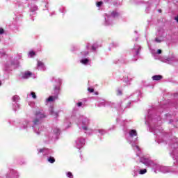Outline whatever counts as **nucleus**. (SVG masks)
Instances as JSON below:
<instances>
[{
	"instance_id": "1a4fd4ad",
	"label": "nucleus",
	"mask_w": 178,
	"mask_h": 178,
	"mask_svg": "<svg viewBox=\"0 0 178 178\" xmlns=\"http://www.w3.org/2000/svg\"><path fill=\"white\" fill-rule=\"evenodd\" d=\"M111 16L112 17H116L119 16V13H118L117 12L113 11L111 14Z\"/></svg>"
},
{
	"instance_id": "0eeeda50",
	"label": "nucleus",
	"mask_w": 178,
	"mask_h": 178,
	"mask_svg": "<svg viewBox=\"0 0 178 178\" xmlns=\"http://www.w3.org/2000/svg\"><path fill=\"white\" fill-rule=\"evenodd\" d=\"M48 162H49V163H55V158L52 157V156H49L47 159Z\"/></svg>"
},
{
	"instance_id": "2eb2a0df",
	"label": "nucleus",
	"mask_w": 178,
	"mask_h": 178,
	"mask_svg": "<svg viewBox=\"0 0 178 178\" xmlns=\"http://www.w3.org/2000/svg\"><path fill=\"white\" fill-rule=\"evenodd\" d=\"M29 55L31 56V58H33V56H34V55H35V53L33 51L29 52Z\"/></svg>"
},
{
	"instance_id": "9d476101",
	"label": "nucleus",
	"mask_w": 178,
	"mask_h": 178,
	"mask_svg": "<svg viewBox=\"0 0 178 178\" xmlns=\"http://www.w3.org/2000/svg\"><path fill=\"white\" fill-rule=\"evenodd\" d=\"M147 173V169H142L139 170V175H145Z\"/></svg>"
},
{
	"instance_id": "dca6fc26",
	"label": "nucleus",
	"mask_w": 178,
	"mask_h": 178,
	"mask_svg": "<svg viewBox=\"0 0 178 178\" xmlns=\"http://www.w3.org/2000/svg\"><path fill=\"white\" fill-rule=\"evenodd\" d=\"M38 122H40V120H38V118H36L33 120L34 124H38Z\"/></svg>"
},
{
	"instance_id": "cd10ccee",
	"label": "nucleus",
	"mask_w": 178,
	"mask_h": 178,
	"mask_svg": "<svg viewBox=\"0 0 178 178\" xmlns=\"http://www.w3.org/2000/svg\"><path fill=\"white\" fill-rule=\"evenodd\" d=\"M136 148H137L138 151H140V147L136 146Z\"/></svg>"
},
{
	"instance_id": "423d86ee",
	"label": "nucleus",
	"mask_w": 178,
	"mask_h": 178,
	"mask_svg": "<svg viewBox=\"0 0 178 178\" xmlns=\"http://www.w3.org/2000/svg\"><path fill=\"white\" fill-rule=\"evenodd\" d=\"M129 135L131 137H134V136H137V131L131 129L129 132Z\"/></svg>"
},
{
	"instance_id": "a878e982",
	"label": "nucleus",
	"mask_w": 178,
	"mask_h": 178,
	"mask_svg": "<svg viewBox=\"0 0 178 178\" xmlns=\"http://www.w3.org/2000/svg\"><path fill=\"white\" fill-rule=\"evenodd\" d=\"M44 152V149H40V152Z\"/></svg>"
},
{
	"instance_id": "5701e85b",
	"label": "nucleus",
	"mask_w": 178,
	"mask_h": 178,
	"mask_svg": "<svg viewBox=\"0 0 178 178\" xmlns=\"http://www.w3.org/2000/svg\"><path fill=\"white\" fill-rule=\"evenodd\" d=\"M92 51H96L97 48H95V46H92Z\"/></svg>"
},
{
	"instance_id": "20e7f679",
	"label": "nucleus",
	"mask_w": 178,
	"mask_h": 178,
	"mask_svg": "<svg viewBox=\"0 0 178 178\" xmlns=\"http://www.w3.org/2000/svg\"><path fill=\"white\" fill-rule=\"evenodd\" d=\"M143 163L146 166H149L151 165L152 161L150 160H148L147 159H145L143 161Z\"/></svg>"
},
{
	"instance_id": "c85d7f7f",
	"label": "nucleus",
	"mask_w": 178,
	"mask_h": 178,
	"mask_svg": "<svg viewBox=\"0 0 178 178\" xmlns=\"http://www.w3.org/2000/svg\"><path fill=\"white\" fill-rule=\"evenodd\" d=\"M95 95H98L99 93H98V92H95Z\"/></svg>"
},
{
	"instance_id": "9b49d317",
	"label": "nucleus",
	"mask_w": 178,
	"mask_h": 178,
	"mask_svg": "<svg viewBox=\"0 0 178 178\" xmlns=\"http://www.w3.org/2000/svg\"><path fill=\"white\" fill-rule=\"evenodd\" d=\"M38 67H44V63L42 61H38Z\"/></svg>"
},
{
	"instance_id": "393cba45",
	"label": "nucleus",
	"mask_w": 178,
	"mask_h": 178,
	"mask_svg": "<svg viewBox=\"0 0 178 178\" xmlns=\"http://www.w3.org/2000/svg\"><path fill=\"white\" fill-rule=\"evenodd\" d=\"M157 53L159 54H162V50L159 49V50L157 51Z\"/></svg>"
},
{
	"instance_id": "ddd939ff",
	"label": "nucleus",
	"mask_w": 178,
	"mask_h": 178,
	"mask_svg": "<svg viewBox=\"0 0 178 178\" xmlns=\"http://www.w3.org/2000/svg\"><path fill=\"white\" fill-rule=\"evenodd\" d=\"M67 177L69 178H73V174L72 173V172H67Z\"/></svg>"
},
{
	"instance_id": "a211bd4d",
	"label": "nucleus",
	"mask_w": 178,
	"mask_h": 178,
	"mask_svg": "<svg viewBox=\"0 0 178 178\" xmlns=\"http://www.w3.org/2000/svg\"><path fill=\"white\" fill-rule=\"evenodd\" d=\"M3 33H5V29H3V28H0V35L3 34Z\"/></svg>"
},
{
	"instance_id": "bb28decb",
	"label": "nucleus",
	"mask_w": 178,
	"mask_h": 178,
	"mask_svg": "<svg viewBox=\"0 0 178 178\" xmlns=\"http://www.w3.org/2000/svg\"><path fill=\"white\" fill-rule=\"evenodd\" d=\"M175 20L177 22V23H178V15H177V17H175Z\"/></svg>"
},
{
	"instance_id": "39448f33",
	"label": "nucleus",
	"mask_w": 178,
	"mask_h": 178,
	"mask_svg": "<svg viewBox=\"0 0 178 178\" xmlns=\"http://www.w3.org/2000/svg\"><path fill=\"white\" fill-rule=\"evenodd\" d=\"M55 99H58V96H49L47 101L48 102H52V101H55Z\"/></svg>"
},
{
	"instance_id": "aec40b11",
	"label": "nucleus",
	"mask_w": 178,
	"mask_h": 178,
	"mask_svg": "<svg viewBox=\"0 0 178 178\" xmlns=\"http://www.w3.org/2000/svg\"><path fill=\"white\" fill-rule=\"evenodd\" d=\"M117 95H122V90H117Z\"/></svg>"
},
{
	"instance_id": "4468645a",
	"label": "nucleus",
	"mask_w": 178,
	"mask_h": 178,
	"mask_svg": "<svg viewBox=\"0 0 178 178\" xmlns=\"http://www.w3.org/2000/svg\"><path fill=\"white\" fill-rule=\"evenodd\" d=\"M51 115L52 116H54V118H57L58 116H59V114L58 113L51 111Z\"/></svg>"
},
{
	"instance_id": "6e6552de",
	"label": "nucleus",
	"mask_w": 178,
	"mask_h": 178,
	"mask_svg": "<svg viewBox=\"0 0 178 178\" xmlns=\"http://www.w3.org/2000/svg\"><path fill=\"white\" fill-rule=\"evenodd\" d=\"M88 58L82 59L81 60V63H83V65H87L88 63Z\"/></svg>"
},
{
	"instance_id": "7c9ffc66",
	"label": "nucleus",
	"mask_w": 178,
	"mask_h": 178,
	"mask_svg": "<svg viewBox=\"0 0 178 178\" xmlns=\"http://www.w3.org/2000/svg\"><path fill=\"white\" fill-rule=\"evenodd\" d=\"M2 84V83H1V81H0V86Z\"/></svg>"
},
{
	"instance_id": "c756f323",
	"label": "nucleus",
	"mask_w": 178,
	"mask_h": 178,
	"mask_svg": "<svg viewBox=\"0 0 178 178\" xmlns=\"http://www.w3.org/2000/svg\"><path fill=\"white\" fill-rule=\"evenodd\" d=\"M159 12H160V13H162V10H159Z\"/></svg>"
},
{
	"instance_id": "b1692460",
	"label": "nucleus",
	"mask_w": 178,
	"mask_h": 178,
	"mask_svg": "<svg viewBox=\"0 0 178 178\" xmlns=\"http://www.w3.org/2000/svg\"><path fill=\"white\" fill-rule=\"evenodd\" d=\"M78 106H81V105H83L82 102H79L77 103Z\"/></svg>"
},
{
	"instance_id": "f3484780",
	"label": "nucleus",
	"mask_w": 178,
	"mask_h": 178,
	"mask_svg": "<svg viewBox=\"0 0 178 178\" xmlns=\"http://www.w3.org/2000/svg\"><path fill=\"white\" fill-rule=\"evenodd\" d=\"M102 3H103L102 1H98V2L97 3V6L98 8H99V7H101V6L102 5Z\"/></svg>"
},
{
	"instance_id": "f03ea898",
	"label": "nucleus",
	"mask_w": 178,
	"mask_h": 178,
	"mask_svg": "<svg viewBox=\"0 0 178 178\" xmlns=\"http://www.w3.org/2000/svg\"><path fill=\"white\" fill-rule=\"evenodd\" d=\"M35 115V116H38V118H40V119H42V118H45V115L41 111H36Z\"/></svg>"
},
{
	"instance_id": "412c9836",
	"label": "nucleus",
	"mask_w": 178,
	"mask_h": 178,
	"mask_svg": "<svg viewBox=\"0 0 178 178\" xmlns=\"http://www.w3.org/2000/svg\"><path fill=\"white\" fill-rule=\"evenodd\" d=\"M155 41H156V42H161V40H159V38H155Z\"/></svg>"
},
{
	"instance_id": "f257e3e1",
	"label": "nucleus",
	"mask_w": 178,
	"mask_h": 178,
	"mask_svg": "<svg viewBox=\"0 0 178 178\" xmlns=\"http://www.w3.org/2000/svg\"><path fill=\"white\" fill-rule=\"evenodd\" d=\"M31 76H33V73H31L30 71H26L23 74L22 79H29V77H31Z\"/></svg>"
},
{
	"instance_id": "7ed1b4c3",
	"label": "nucleus",
	"mask_w": 178,
	"mask_h": 178,
	"mask_svg": "<svg viewBox=\"0 0 178 178\" xmlns=\"http://www.w3.org/2000/svg\"><path fill=\"white\" fill-rule=\"evenodd\" d=\"M163 76L162 75H154L152 76V80L155 81H159V80H162Z\"/></svg>"
},
{
	"instance_id": "f8f14e48",
	"label": "nucleus",
	"mask_w": 178,
	"mask_h": 178,
	"mask_svg": "<svg viewBox=\"0 0 178 178\" xmlns=\"http://www.w3.org/2000/svg\"><path fill=\"white\" fill-rule=\"evenodd\" d=\"M31 95L32 96V98H33V99H37V95H35V92H31Z\"/></svg>"
},
{
	"instance_id": "6ab92c4d",
	"label": "nucleus",
	"mask_w": 178,
	"mask_h": 178,
	"mask_svg": "<svg viewBox=\"0 0 178 178\" xmlns=\"http://www.w3.org/2000/svg\"><path fill=\"white\" fill-rule=\"evenodd\" d=\"M88 91L89 92H94V88H88Z\"/></svg>"
},
{
	"instance_id": "4be33fe9",
	"label": "nucleus",
	"mask_w": 178,
	"mask_h": 178,
	"mask_svg": "<svg viewBox=\"0 0 178 178\" xmlns=\"http://www.w3.org/2000/svg\"><path fill=\"white\" fill-rule=\"evenodd\" d=\"M82 129H83V130H85V131L88 130V128L86 126H83V127H82Z\"/></svg>"
}]
</instances>
